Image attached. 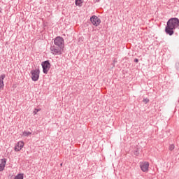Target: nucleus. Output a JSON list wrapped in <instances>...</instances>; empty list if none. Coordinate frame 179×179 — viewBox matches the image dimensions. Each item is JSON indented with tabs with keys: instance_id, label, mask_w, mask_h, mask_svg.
Wrapping results in <instances>:
<instances>
[{
	"instance_id": "nucleus-1",
	"label": "nucleus",
	"mask_w": 179,
	"mask_h": 179,
	"mask_svg": "<svg viewBox=\"0 0 179 179\" xmlns=\"http://www.w3.org/2000/svg\"><path fill=\"white\" fill-rule=\"evenodd\" d=\"M179 27V20L178 18H171L167 22L166 27L165 28V32L169 36L174 34V30Z\"/></svg>"
},
{
	"instance_id": "nucleus-2",
	"label": "nucleus",
	"mask_w": 179,
	"mask_h": 179,
	"mask_svg": "<svg viewBox=\"0 0 179 179\" xmlns=\"http://www.w3.org/2000/svg\"><path fill=\"white\" fill-rule=\"evenodd\" d=\"M50 51L53 55H62V52H64V48L54 45L51 46Z\"/></svg>"
},
{
	"instance_id": "nucleus-3",
	"label": "nucleus",
	"mask_w": 179,
	"mask_h": 179,
	"mask_svg": "<svg viewBox=\"0 0 179 179\" xmlns=\"http://www.w3.org/2000/svg\"><path fill=\"white\" fill-rule=\"evenodd\" d=\"M41 66L43 68V73L47 75V73H48V71H50V69H51V63H50V62L48 60L43 62L41 63Z\"/></svg>"
},
{
	"instance_id": "nucleus-4",
	"label": "nucleus",
	"mask_w": 179,
	"mask_h": 179,
	"mask_svg": "<svg viewBox=\"0 0 179 179\" xmlns=\"http://www.w3.org/2000/svg\"><path fill=\"white\" fill-rule=\"evenodd\" d=\"M31 78L34 82H37L40 78V69H36L31 71Z\"/></svg>"
},
{
	"instance_id": "nucleus-5",
	"label": "nucleus",
	"mask_w": 179,
	"mask_h": 179,
	"mask_svg": "<svg viewBox=\"0 0 179 179\" xmlns=\"http://www.w3.org/2000/svg\"><path fill=\"white\" fill-rule=\"evenodd\" d=\"M54 44L57 47L64 48V45H65V42L64 41V38H62V37L57 36L54 40Z\"/></svg>"
},
{
	"instance_id": "nucleus-6",
	"label": "nucleus",
	"mask_w": 179,
	"mask_h": 179,
	"mask_svg": "<svg viewBox=\"0 0 179 179\" xmlns=\"http://www.w3.org/2000/svg\"><path fill=\"white\" fill-rule=\"evenodd\" d=\"M90 22L93 24V26L96 27L99 26V24L101 23V20H100V18H99V17L96 15H93L90 17Z\"/></svg>"
},
{
	"instance_id": "nucleus-7",
	"label": "nucleus",
	"mask_w": 179,
	"mask_h": 179,
	"mask_svg": "<svg viewBox=\"0 0 179 179\" xmlns=\"http://www.w3.org/2000/svg\"><path fill=\"white\" fill-rule=\"evenodd\" d=\"M23 148H24V142L20 141L15 143L14 146V150L15 152H20Z\"/></svg>"
},
{
	"instance_id": "nucleus-8",
	"label": "nucleus",
	"mask_w": 179,
	"mask_h": 179,
	"mask_svg": "<svg viewBox=\"0 0 179 179\" xmlns=\"http://www.w3.org/2000/svg\"><path fill=\"white\" fill-rule=\"evenodd\" d=\"M150 164L148 162H143L140 163V169L143 171V173H148L149 171Z\"/></svg>"
},
{
	"instance_id": "nucleus-9",
	"label": "nucleus",
	"mask_w": 179,
	"mask_h": 179,
	"mask_svg": "<svg viewBox=\"0 0 179 179\" xmlns=\"http://www.w3.org/2000/svg\"><path fill=\"white\" fill-rule=\"evenodd\" d=\"M6 78V76L5 74H2L0 76V92L3 90V87L5 86V84L3 83V79Z\"/></svg>"
},
{
	"instance_id": "nucleus-10",
	"label": "nucleus",
	"mask_w": 179,
	"mask_h": 179,
	"mask_svg": "<svg viewBox=\"0 0 179 179\" xmlns=\"http://www.w3.org/2000/svg\"><path fill=\"white\" fill-rule=\"evenodd\" d=\"M5 166H6V159H2L0 163V171L5 170Z\"/></svg>"
},
{
	"instance_id": "nucleus-11",
	"label": "nucleus",
	"mask_w": 179,
	"mask_h": 179,
	"mask_svg": "<svg viewBox=\"0 0 179 179\" xmlns=\"http://www.w3.org/2000/svg\"><path fill=\"white\" fill-rule=\"evenodd\" d=\"M24 173H18L14 178V179H24Z\"/></svg>"
},
{
	"instance_id": "nucleus-12",
	"label": "nucleus",
	"mask_w": 179,
	"mask_h": 179,
	"mask_svg": "<svg viewBox=\"0 0 179 179\" xmlns=\"http://www.w3.org/2000/svg\"><path fill=\"white\" fill-rule=\"evenodd\" d=\"M75 3L76 6H82V3H83V0H75Z\"/></svg>"
},
{
	"instance_id": "nucleus-13",
	"label": "nucleus",
	"mask_w": 179,
	"mask_h": 179,
	"mask_svg": "<svg viewBox=\"0 0 179 179\" xmlns=\"http://www.w3.org/2000/svg\"><path fill=\"white\" fill-rule=\"evenodd\" d=\"M29 135H31V133L30 131H24L22 133V136H29Z\"/></svg>"
},
{
	"instance_id": "nucleus-14",
	"label": "nucleus",
	"mask_w": 179,
	"mask_h": 179,
	"mask_svg": "<svg viewBox=\"0 0 179 179\" xmlns=\"http://www.w3.org/2000/svg\"><path fill=\"white\" fill-rule=\"evenodd\" d=\"M143 101L145 103V104H148V103H149V99L148 98L144 99Z\"/></svg>"
},
{
	"instance_id": "nucleus-15",
	"label": "nucleus",
	"mask_w": 179,
	"mask_h": 179,
	"mask_svg": "<svg viewBox=\"0 0 179 179\" xmlns=\"http://www.w3.org/2000/svg\"><path fill=\"white\" fill-rule=\"evenodd\" d=\"M169 150H174V145H171L169 146Z\"/></svg>"
},
{
	"instance_id": "nucleus-16",
	"label": "nucleus",
	"mask_w": 179,
	"mask_h": 179,
	"mask_svg": "<svg viewBox=\"0 0 179 179\" xmlns=\"http://www.w3.org/2000/svg\"><path fill=\"white\" fill-rule=\"evenodd\" d=\"M41 109H35V110L34 111V114L36 115V114H37V113H38V111H40Z\"/></svg>"
},
{
	"instance_id": "nucleus-17",
	"label": "nucleus",
	"mask_w": 179,
	"mask_h": 179,
	"mask_svg": "<svg viewBox=\"0 0 179 179\" xmlns=\"http://www.w3.org/2000/svg\"><path fill=\"white\" fill-rule=\"evenodd\" d=\"M138 61H139V60H138V59H134V62H138Z\"/></svg>"
},
{
	"instance_id": "nucleus-18",
	"label": "nucleus",
	"mask_w": 179,
	"mask_h": 179,
	"mask_svg": "<svg viewBox=\"0 0 179 179\" xmlns=\"http://www.w3.org/2000/svg\"><path fill=\"white\" fill-rule=\"evenodd\" d=\"M100 0H96V2H99Z\"/></svg>"
},
{
	"instance_id": "nucleus-19",
	"label": "nucleus",
	"mask_w": 179,
	"mask_h": 179,
	"mask_svg": "<svg viewBox=\"0 0 179 179\" xmlns=\"http://www.w3.org/2000/svg\"><path fill=\"white\" fill-rule=\"evenodd\" d=\"M1 8H0V13H1Z\"/></svg>"
},
{
	"instance_id": "nucleus-20",
	"label": "nucleus",
	"mask_w": 179,
	"mask_h": 179,
	"mask_svg": "<svg viewBox=\"0 0 179 179\" xmlns=\"http://www.w3.org/2000/svg\"><path fill=\"white\" fill-rule=\"evenodd\" d=\"M61 166H62V164H61Z\"/></svg>"
}]
</instances>
